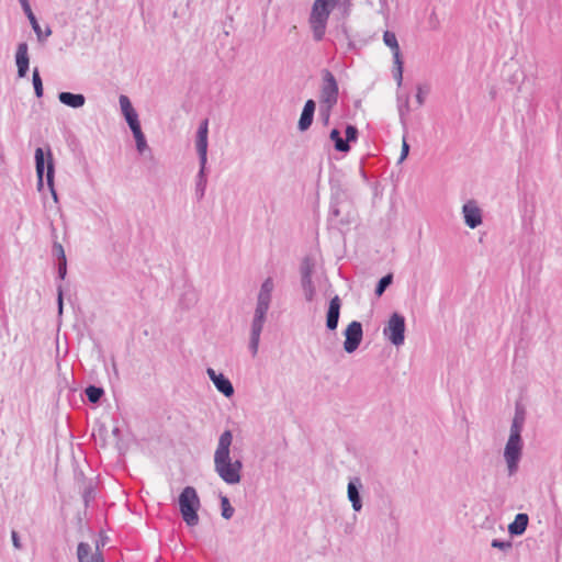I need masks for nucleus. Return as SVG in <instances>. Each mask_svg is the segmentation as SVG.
<instances>
[{
  "label": "nucleus",
  "mask_w": 562,
  "mask_h": 562,
  "mask_svg": "<svg viewBox=\"0 0 562 562\" xmlns=\"http://www.w3.org/2000/svg\"><path fill=\"white\" fill-rule=\"evenodd\" d=\"M15 64L18 67V76L24 78L29 71L30 57L27 43L22 42L16 47Z\"/></svg>",
  "instance_id": "14"
},
{
  "label": "nucleus",
  "mask_w": 562,
  "mask_h": 562,
  "mask_svg": "<svg viewBox=\"0 0 562 562\" xmlns=\"http://www.w3.org/2000/svg\"><path fill=\"white\" fill-rule=\"evenodd\" d=\"M397 101H398L397 108H398L400 121H401L402 125L405 126L406 125V116L409 113V98H408V95H406L404 101H402L401 98L398 97Z\"/></svg>",
  "instance_id": "27"
},
{
  "label": "nucleus",
  "mask_w": 562,
  "mask_h": 562,
  "mask_svg": "<svg viewBox=\"0 0 562 562\" xmlns=\"http://www.w3.org/2000/svg\"><path fill=\"white\" fill-rule=\"evenodd\" d=\"M491 546L495 549H499L502 551H507V550L512 549L513 543L509 540L504 541V540H499V539H493L491 542Z\"/></svg>",
  "instance_id": "39"
},
{
  "label": "nucleus",
  "mask_w": 562,
  "mask_h": 562,
  "mask_svg": "<svg viewBox=\"0 0 562 562\" xmlns=\"http://www.w3.org/2000/svg\"><path fill=\"white\" fill-rule=\"evenodd\" d=\"M344 350L347 353L355 352L359 348L363 338L362 324L358 321H352L344 330Z\"/></svg>",
  "instance_id": "8"
},
{
  "label": "nucleus",
  "mask_w": 562,
  "mask_h": 562,
  "mask_svg": "<svg viewBox=\"0 0 562 562\" xmlns=\"http://www.w3.org/2000/svg\"><path fill=\"white\" fill-rule=\"evenodd\" d=\"M11 538H12V543H13V547L18 550L22 549V544H21V541H20V537L18 535V532L15 530H12L11 532Z\"/></svg>",
  "instance_id": "48"
},
{
  "label": "nucleus",
  "mask_w": 562,
  "mask_h": 562,
  "mask_svg": "<svg viewBox=\"0 0 562 562\" xmlns=\"http://www.w3.org/2000/svg\"><path fill=\"white\" fill-rule=\"evenodd\" d=\"M221 508L223 518L231 519L233 517L235 510L226 496H221Z\"/></svg>",
  "instance_id": "34"
},
{
  "label": "nucleus",
  "mask_w": 562,
  "mask_h": 562,
  "mask_svg": "<svg viewBox=\"0 0 562 562\" xmlns=\"http://www.w3.org/2000/svg\"><path fill=\"white\" fill-rule=\"evenodd\" d=\"M525 424V412L522 408L516 407V412L510 425L509 437L515 439H522L521 431Z\"/></svg>",
  "instance_id": "18"
},
{
  "label": "nucleus",
  "mask_w": 562,
  "mask_h": 562,
  "mask_svg": "<svg viewBox=\"0 0 562 562\" xmlns=\"http://www.w3.org/2000/svg\"><path fill=\"white\" fill-rule=\"evenodd\" d=\"M119 432H120V429H119L117 427H115V428L113 429V434H114L115 436H117V435H119Z\"/></svg>",
  "instance_id": "55"
},
{
  "label": "nucleus",
  "mask_w": 562,
  "mask_h": 562,
  "mask_svg": "<svg viewBox=\"0 0 562 562\" xmlns=\"http://www.w3.org/2000/svg\"><path fill=\"white\" fill-rule=\"evenodd\" d=\"M329 138L334 142V147L337 151L348 153L350 150V145L345 142L337 128L330 131Z\"/></svg>",
  "instance_id": "23"
},
{
  "label": "nucleus",
  "mask_w": 562,
  "mask_h": 562,
  "mask_svg": "<svg viewBox=\"0 0 562 562\" xmlns=\"http://www.w3.org/2000/svg\"><path fill=\"white\" fill-rule=\"evenodd\" d=\"M362 487V482L360 477L355 476L349 480L347 486V496L349 502L351 503L352 509L355 512H360L362 509V501L360 496V488Z\"/></svg>",
  "instance_id": "13"
},
{
  "label": "nucleus",
  "mask_w": 562,
  "mask_h": 562,
  "mask_svg": "<svg viewBox=\"0 0 562 562\" xmlns=\"http://www.w3.org/2000/svg\"><path fill=\"white\" fill-rule=\"evenodd\" d=\"M131 131H135L137 128H140V123H139V120H138V115L136 113L135 110H132L131 112H126L125 114H123Z\"/></svg>",
  "instance_id": "35"
},
{
  "label": "nucleus",
  "mask_w": 562,
  "mask_h": 562,
  "mask_svg": "<svg viewBox=\"0 0 562 562\" xmlns=\"http://www.w3.org/2000/svg\"><path fill=\"white\" fill-rule=\"evenodd\" d=\"M273 289H274V283H273L272 278H270V277H269V278H267V279L262 282V284H261V286H260V291H262V292H265V293H269V294H271V295H272V291H273Z\"/></svg>",
  "instance_id": "42"
},
{
  "label": "nucleus",
  "mask_w": 562,
  "mask_h": 562,
  "mask_svg": "<svg viewBox=\"0 0 562 562\" xmlns=\"http://www.w3.org/2000/svg\"><path fill=\"white\" fill-rule=\"evenodd\" d=\"M89 497H90V494L88 492H86L85 496H83L86 503H88Z\"/></svg>",
  "instance_id": "53"
},
{
  "label": "nucleus",
  "mask_w": 562,
  "mask_h": 562,
  "mask_svg": "<svg viewBox=\"0 0 562 562\" xmlns=\"http://www.w3.org/2000/svg\"><path fill=\"white\" fill-rule=\"evenodd\" d=\"M67 276V260L58 261L57 265V278L64 280Z\"/></svg>",
  "instance_id": "41"
},
{
  "label": "nucleus",
  "mask_w": 562,
  "mask_h": 562,
  "mask_svg": "<svg viewBox=\"0 0 562 562\" xmlns=\"http://www.w3.org/2000/svg\"><path fill=\"white\" fill-rule=\"evenodd\" d=\"M53 255L57 258V261L67 260L63 245L56 239L53 241Z\"/></svg>",
  "instance_id": "38"
},
{
  "label": "nucleus",
  "mask_w": 562,
  "mask_h": 562,
  "mask_svg": "<svg viewBox=\"0 0 562 562\" xmlns=\"http://www.w3.org/2000/svg\"><path fill=\"white\" fill-rule=\"evenodd\" d=\"M416 100H417V103H418L419 105H423V104H424V102H425V97H424V94H423V91H422V88H420V87H418V91H417V94H416Z\"/></svg>",
  "instance_id": "52"
},
{
  "label": "nucleus",
  "mask_w": 562,
  "mask_h": 562,
  "mask_svg": "<svg viewBox=\"0 0 562 562\" xmlns=\"http://www.w3.org/2000/svg\"><path fill=\"white\" fill-rule=\"evenodd\" d=\"M346 138L345 142L349 145L350 143L357 142L358 139V128L355 125L348 124L346 126Z\"/></svg>",
  "instance_id": "37"
},
{
  "label": "nucleus",
  "mask_w": 562,
  "mask_h": 562,
  "mask_svg": "<svg viewBox=\"0 0 562 562\" xmlns=\"http://www.w3.org/2000/svg\"><path fill=\"white\" fill-rule=\"evenodd\" d=\"M341 300L338 295L330 299L326 312V328L334 331L338 327L340 317Z\"/></svg>",
  "instance_id": "10"
},
{
  "label": "nucleus",
  "mask_w": 562,
  "mask_h": 562,
  "mask_svg": "<svg viewBox=\"0 0 562 562\" xmlns=\"http://www.w3.org/2000/svg\"><path fill=\"white\" fill-rule=\"evenodd\" d=\"M529 517L527 514L519 513L516 515L513 522L508 526V531L512 536H521L528 526Z\"/></svg>",
  "instance_id": "20"
},
{
  "label": "nucleus",
  "mask_w": 562,
  "mask_h": 562,
  "mask_svg": "<svg viewBox=\"0 0 562 562\" xmlns=\"http://www.w3.org/2000/svg\"><path fill=\"white\" fill-rule=\"evenodd\" d=\"M206 184V165H200V169L195 178V198L198 202L203 200L205 195Z\"/></svg>",
  "instance_id": "19"
},
{
  "label": "nucleus",
  "mask_w": 562,
  "mask_h": 562,
  "mask_svg": "<svg viewBox=\"0 0 562 562\" xmlns=\"http://www.w3.org/2000/svg\"><path fill=\"white\" fill-rule=\"evenodd\" d=\"M338 0H315L310 15V24L315 41H322L331 9Z\"/></svg>",
  "instance_id": "2"
},
{
  "label": "nucleus",
  "mask_w": 562,
  "mask_h": 562,
  "mask_svg": "<svg viewBox=\"0 0 562 562\" xmlns=\"http://www.w3.org/2000/svg\"><path fill=\"white\" fill-rule=\"evenodd\" d=\"M342 34H344V37L347 41L348 48L352 49L355 47V45H353L352 41L350 40V36H349V34L347 32V29L345 26H342Z\"/></svg>",
  "instance_id": "50"
},
{
  "label": "nucleus",
  "mask_w": 562,
  "mask_h": 562,
  "mask_svg": "<svg viewBox=\"0 0 562 562\" xmlns=\"http://www.w3.org/2000/svg\"><path fill=\"white\" fill-rule=\"evenodd\" d=\"M301 285L307 302H312L315 296V286L312 279H301Z\"/></svg>",
  "instance_id": "29"
},
{
  "label": "nucleus",
  "mask_w": 562,
  "mask_h": 562,
  "mask_svg": "<svg viewBox=\"0 0 562 562\" xmlns=\"http://www.w3.org/2000/svg\"><path fill=\"white\" fill-rule=\"evenodd\" d=\"M32 82H33L35 95L37 98L43 97V81H42V78L40 76V71L37 68H35L33 70Z\"/></svg>",
  "instance_id": "33"
},
{
  "label": "nucleus",
  "mask_w": 562,
  "mask_h": 562,
  "mask_svg": "<svg viewBox=\"0 0 562 562\" xmlns=\"http://www.w3.org/2000/svg\"><path fill=\"white\" fill-rule=\"evenodd\" d=\"M35 170L37 176V186L38 189L43 187V179L44 173L46 170V181L47 186L52 192V195L55 201H57V193L54 188V176H55V166H54V159L50 149H47V157L45 156V153L43 148L37 147L35 149Z\"/></svg>",
  "instance_id": "3"
},
{
  "label": "nucleus",
  "mask_w": 562,
  "mask_h": 562,
  "mask_svg": "<svg viewBox=\"0 0 562 562\" xmlns=\"http://www.w3.org/2000/svg\"><path fill=\"white\" fill-rule=\"evenodd\" d=\"M233 434L225 430L221 434L217 447L214 452V469L217 475L227 484H238L241 480L243 463L240 460L233 461L231 458V446Z\"/></svg>",
  "instance_id": "1"
},
{
  "label": "nucleus",
  "mask_w": 562,
  "mask_h": 562,
  "mask_svg": "<svg viewBox=\"0 0 562 562\" xmlns=\"http://www.w3.org/2000/svg\"><path fill=\"white\" fill-rule=\"evenodd\" d=\"M94 553H91V547L87 542H80L77 548V555L79 562H92L91 555Z\"/></svg>",
  "instance_id": "24"
},
{
  "label": "nucleus",
  "mask_w": 562,
  "mask_h": 562,
  "mask_svg": "<svg viewBox=\"0 0 562 562\" xmlns=\"http://www.w3.org/2000/svg\"><path fill=\"white\" fill-rule=\"evenodd\" d=\"M52 234H53V237H55V238H56V231H55V228H54V227H52Z\"/></svg>",
  "instance_id": "56"
},
{
  "label": "nucleus",
  "mask_w": 562,
  "mask_h": 562,
  "mask_svg": "<svg viewBox=\"0 0 562 562\" xmlns=\"http://www.w3.org/2000/svg\"><path fill=\"white\" fill-rule=\"evenodd\" d=\"M270 303H271V294L265 293L259 290L258 297H257V305H256L255 311L268 313Z\"/></svg>",
  "instance_id": "25"
},
{
  "label": "nucleus",
  "mask_w": 562,
  "mask_h": 562,
  "mask_svg": "<svg viewBox=\"0 0 562 562\" xmlns=\"http://www.w3.org/2000/svg\"><path fill=\"white\" fill-rule=\"evenodd\" d=\"M315 109H316L315 101L313 99H308L303 106V110H302V113H301V116H300V120L297 123V128L300 132H305L311 127L313 120H314Z\"/></svg>",
  "instance_id": "15"
},
{
  "label": "nucleus",
  "mask_w": 562,
  "mask_h": 562,
  "mask_svg": "<svg viewBox=\"0 0 562 562\" xmlns=\"http://www.w3.org/2000/svg\"><path fill=\"white\" fill-rule=\"evenodd\" d=\"M339 215H340V209L337 203L333 202L330 205V212H329L330 220L333 221L334 218L339 217Z\"/></svg>",
  "instance_id": "46"
},
{
  "label": "nucleus",
  "mask_w": 562,
  "mask_h": 562,
  "mask_svg": "<svg viewBox=\"0 0 562 562\" xmlns=\"http://www.w3.org/2000/svg\"><path fill=\"white\" fill-rule=\"evenodd\" d=\"M314 265L310 258H304L301 263V279H312Z\"/></svg>",
  "instance_id": "32"
},
{
  "label": "nucleus",
  "mask_w": 562,
  "mask_h": 562,
  "mask_svg": "<svg viewBox=\"0 0 562 562\" xmlns=\"http://www.w3.org/2000/svg\"><path fill=\"white\" fill-rule=\"evenodd\" d=\"M524 440L508 438L504 448V460L507 465L509 476L515 475L519 469V462L522 457Z\"/></svg>",
  "instance_id": "6"
},
{
  "label": "nucleus",
  "mask_w": 562,
  "mask_h": 562,
  "mask_svg": "<svg viewBox=\"0 0 562 562\" xmlns=\"http://www.w3.org/2000/svg\"><path fill=\"white\" fill-rule=\"evenodd\" d=\"M207 134H209V120L205 119L200 123V125L198 127L196 136L207 137Z\"/></svg>",
  "instance_id": "45"
},
{
  "label": "nucleus",
  "mask_w": 562,
  "mask_h": 562,
  "mask_svg": "<svg viewBox=\"0 0 562 562\" xmlns=\"http://www.w3.org/2000/svg\"><path fill=\"white\" fill-rule=\"evenodd\" d=\"M464 223L470 228H476L482 224V212L474 201L467 202L462 207Z\"/></svg>",
  "instance_id": "12"
},
{
  "label": "nucleus",
  "mask_w": 562,
  "mask_h": 562,
  "mask_svg": "<svg viewBox=\"0 0 562 562\" xmlns=\"http://www.w3.org/2000/svg\"><path fill=\"white\" fill-rule=\"evenodd\" d=\"M206 373L218 392L226 397H231L234 394V386L232 382L223 373H216L212 368H207Z\"/></svg>",
  "instance_id": "11"
},
{
  "label": "nucleus",
  "mask_w": 562,
  "mask_h": 562,
  "mask_svg": "<svg viewBox=\"0 0 562 562\" xmlns=\"http://www.w3.org/2000/svg\"><path fill=\"white\" fill-rule=\"evenodd\" d=\"M384 336L396 347L404 344L405 340V318L400 313L394 312L387 325L383 329Z\"/></svg>",
  "instance_id": "7"
},
{
  "label": "nucleus",
  "mask_w": 562,
  "mask_h": 562,
  "mask_svg": "<svg viewBox=\"0 0 562 562\" xmlns=\"http://www.w3.org/2000/svg\"><path fill=\"white\" fill-rule=\"evenodd\" d=\"M207 137L205 136H196L195 147L199 156V165L207 164Z\"/></svg>",
  "instance_id": "22"
},
{
  "label": "nucleus",
  "mask_w": 562,
  "mask_h": 562,
  "mask_svg": "<svg viewBox=\"0 0 562 562\" xmlns=\"http://www.w3.org/2000/svg\"><path fill=\"white\" fill-rule=\"evenodd\" d=\"M383 42L387 47H390L392 49L393 59L401 58L400 45H398L395 33H393L391 31H385L383 34Z\"/></svg>",
  "instance_id": "21"
},
{
  "label": "nucleus",
  "mask_w": 562,
  "mask_h": 562,
  "mask_svg": "<svg viewBox=\"0 0 562 562\" xmlns=\"http://www.w3.org/2000/svg\"><path fill=\"white\" fill-rule=\"evenodd\" d=\"M392 282H393L392 273H387L384 277H382L375 286V290H374L375 295L381 296L385 292V290L392 284Z\"/></svg>",
  "instance_id": "28"
},
{
  "label": "nucleus",
  "mask_w": 562,
  "mask_h": 562,
  "mask_svg": "<svg viewBox=\"0 0 562 562\" xmlns=\"http://www.w3.org/2000/svg\"><path fill=\"white\" fill-rule=\"evenodd\" d=\"M92 562H104L102 554L99 552V544H97V552L91 555Z\"/></svg>",
  "instance_id": "51"
},
{
  "label": "nucleus",
  "mask_w": 562,
  "mask_h": 562,
  "mask_svg": "<svg viewBox=\"0 0 562 562\" xmlns=\"http://www.w3.org/2000/svg\"><path fill=\"white\" fill-rule=\"evenodd\" d=\"M335 104L319 103V117L324 125L329 124L331 111Z\"/></svg>",
  "instance_id": "30"
},
{
  "label": "nucleus",
  "mask_w": 562,
  "mask_h": 562,
  "mask_svg": "<svg viewBox=\"0 0 562 562\" xmlns=\"http://www.w3.org/2000/svg\"><path fill=\"white\" fill-rule=\"evenodd\" d=\"M85 393H86V396L88 398V401L90 403H98L101 397L103 396L104 394V391L102 387H99V386H95V385H89L86 390H85Z\"/></svg>",
  "instance_id": "26"
},
{
  "label": "nucleus",
  "mask_w": 562,
  "mask_h": 562,
  "mask_svg": "<svg viewBox=\"0 0 562 562\" xmlns=\"http://www.w3.org/2000/svg\"><path fill=\"white\" fill-rule=\"evenodd\" d=\"M207 134H209V120L205 119L200 123V125L198 127L196 136L207 137Z\"/></svg>",
  "instance_id": "44"
},
{
  "label": "nucleus",
  "mask_w": 562,
  "mask_h": 562,
  "mask_svg": "<svg viewBox=\"0 0 562 562\" xmlns=\"http://www.w3.org/2000/svg\"><path fill=\"white\" fill-rule=\"evenodd\" d=\"M119 102H120L121 111H122L123 114L134 110V108L132 106V103H131L128 97H126L124 94L120 95Z\"/></svg>",
  "instance_id": "40"
},
{
  "label": "nucleus",
  "mask_w": 562,
  "mask_h": 562,
  "mask_svg": "<svg viewBox=\"0 0 562 562\" xmlns=\"http://www.w3.org/2000/svg\"><path fill=\"white\" fill-rule=\"evenodd\" d=\"M394 66H395V69H394V79L396 80L397 82V86H402V82H403V61H402V58H398V59H394Z\"/></svg>",
  "instance_id": "36"
},
{
  "label": "nucleus",
  "mask_w": 562,
  "mask_h": 562,
  "mask_svg": "<svg viewBox=\"0 0 562 562\" xmlns=\"http://www.w3.org/2000/svg\"><path fill=\"white\" fill-rule=\"evenodd\" d=\"M348 223H349V221H348V220H346V221L340 220V224H348Z\"/></svg>",
  "instance_id": "57"
},
{
  "label": "nucleus",
  "mask_w": 562,
  "mask_h": 562,
  "mask_svg": "<svg viewBox=\"0 0 562 562\" xmlns=\"http://www.w3.org/2000/svg\"><path fill=\"white\" fill-rule=\"evenodd\" d=\"M64 291H63V285L61 284H57V306H58V314L60 315L63 313V308H64Z\"/></svg>",
  "instance_id": "43"
},
{
  "label": "nucleus",
  "mask_w": 562,
  "mask_h": 562,
  "mask_svg": "<svg viewBox=\"0 0 562 562\" xmlns=\"http://www.w3.org/2000/svg\"><path fill=\"white\" fill-rule=\"evenodd\" d=\"M58 100L60 103L72 108V109H79L85 105L86 98L81 93H72V92H59L58 93Z\"/></svg>",
  "instance_id": "17"
},
{
  "label": "nucleus",
  "mask_w": 562,
  "mask_h": 562,
  "mask_svg": "<svg viewBox=\"0 0 562 562\" xmlns=\"http://www.w3.org/2000/svg\"><path fill=\"white\" fill-rule=\"evenodd\" d=\"M321 75L322 83L319 88V103L336 105L339 97L338 82L333 72L328 69H323Z\"/></svg>",
  "instance_id": "5"
},
{
  "label": "nucleus",
  "mask_w": 562,
  "mask_h": 562,
  "mask_svg": "<svg viewBox=\"0 0 562 562\" xmlns=\"http://www.w3.org/2000/svg\"><path fill=\"white\" fill-rule=\"evenodd\" d=\"M24 13L26 14L33 31L35 32L37 40L40 42H44L52 34V30L49 26L46 27L45 32L42 31L41 25L38 24V20L34 15L30 3L22 5Z\"/></svg>",
  "instance_id": "16"
},
{
  "label": "nucleus",
  "mask_w": 562,
  "mask_h": 562,
  "mask_svg": "<svg viewBox=\"0 0 562 562\" xmlns=\"http://www.w3.org/2000/svg\"><path fill=\"white\" fill-rule=\"evenodd\" d=\"M179 507L183 520L188 526L193 527L199 524L198 509L200 507V498L196 491L192 486H187L179 495Z\"/></svg>",
  "instance_id": "4"
},
{
  "label": "nucleus",
  "mask_w": 562,
  "mask_h": 562,
  "mask_svg": "<svg viewBox=\"0 0 562 562\" xmlns=\"http://www.w3.org/2000/svg\"><path fill=\"white\" fill-rule=\"evenodd\" d=\"M267 312L255 311L254 318L251 322L249 350L255 357L258 352L260 335L266 322Z\"/></svg>",
  "instance_id": "9"
},
{
  "label": "nucleus",
  "mask_w": 562,
  "mask_h": 562,
  "mask_svg": "<svg viewBox=\"0 0 562 562\" xmlns=\"http://www.w3.org/2000/svg\"><path fill=\"white\" fill-rule=\"evenodd\" d=\"M408 153H409V145L407 144V142L404 138L403 139V144H402L400 162L403 161L407 157Z\"/></svg>",
  "instance_id": "47"
},
{
  "label": "nucleus",
  "mask_w": 562,
  "mask_h": 562,
  "mask_svg": "<svg viewBox=\"0 0 562 562\" xmlns=\"http://www.w3.org/2000/svg\"><path fill=\"white\" fill-rule=\"evenodd\" d=\"M135 142H136V148L142 154L145 149H147V142L145 138L144 133L142 132V127L137 128L135 131H132Z\"/></svg>",
  "instance_id": "31"
},
{
  "label": "nucleus",
  "mask_w": 562,
  "mask_h": 562,
  "mask_svg": "<svg viewBox=\"0 0 562 562\" xmlns=\"http://www.w3.org/2000/svg\"><path fill=\"white\" fill-rule=\"evenodd\" d=\"M339 7L342 10L344 14H349V11H350V8H351V2H350V0H342L339 3Z\"/></svg>",
  "instance_id": "49"
},
{
  "label": "nucleus",
  "mask_w": 562,
  "mask_h": 562,
  "mask_svg": "<svg viewBox=\"0 0 562 562\" xmlns=\"http://www.w3.org/2000/svg\"><path fill=\"white\" fill-rule=\"evenodd\" d=\"M19 1H20L21 7L29 3V0H19Z\"/></svg>",
  "instance_id": "54"
}]
</instances>
